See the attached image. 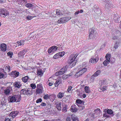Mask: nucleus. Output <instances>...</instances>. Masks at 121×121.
I'll use <instances>...</instances> for the list:
<instances>
[{
  "label": "nucleus",
  "mask_w": 121,
  "mask_h": 121,
  "mask_svg": "<svg viewBox=\"0 0 121 121\" xmlns=\"http://www.w3.org/2000/svg\"><path fill=\"white\" fill-rule=\"evenodd\" d=\"M42 101V99L41 98H40L37 99L36 101V103H37L39 102H41Z\"/></svg>",
  "instance_id": "obj_50"
},
{
  "label": "nucleus",
  "mask_w": 121,
  "mask_h": 121,
  "mask_svg": "<svg viewBox=\"0 0 121 121\" xmlns=\"http://www.w3.org/2000/svg\"><path fill=\"white\" fill-rule=\"evenodd\" d=\"M81 75V74L78 70V72H76L74 75V77L75 78H77Z\"/></svg>",
  "instance_id": "obj_31"
},
{
  "label": "nucleus",
  "mask_w": 121,
  "mask_h": 121,
  "mask_svg": "<svg viewBox=\"0 0 121 121\" xmlns=\"http://www.w3.org/2000/svg\"><path fill=\"white\" fill-rule=\"evenodd\" d=\"M9 100L11 102H14L16 101V100L15 99V95L13 96H10L9 98Z\"/></svg>",
  "instance_id": "obj_17"
},
{
  "label": "nucleus",
  "mask_w": 121,
  "mask_h": 121,
  "mask_svg": "<svg viewBox=\"0 0 121 121\" xmlns=\"http://www.w3.org/2000/svg\"><path fill=\"white\" fill-rule=\"evenodd\" d=\"M54 82L53 81H52L49 82L48 83V85L49 86H52Z\"/></svg>",
  "instance_id": "obj_57"
},
{
  "label": "nucleus",
  "mask_w": 121,
  "mask_h": 121,
  "mask_svg": "<svg viewBox=\"0 0 121 121\" xmlns=\"http://www.w3.org/2000/svg\"><path fill=\"white\" fill-rule=\"evenodd\" d=\"M37 74L38 76H41L43 74V73L42 72V70L40 69L38 70L37 72Z\"/></svg>",
  "instance_id": "obj_28"
},
{
  "label": "nucleus",
  "mask_w": 121,
  "mask_h": 121,
  "mask_svg": "<svg viewBox=\"0 0 121 121\" xmlns=\"http://www.w3.org/2000/svg\"><path fill=\"white\" fill-rule=\"evenodd\" d=\"M50 95L48 94L45 95L43 96V98L45 100H47L48 99H49Z\"/></svg>",
  "instance_id": "obj_36"
},
{
  "label": "nucleus",
  "mask_w": 121,
  "mask_h": 121,
  "mask_svg": "<svg viewBox=\"0 0 121 121\" xmlns=\"http://www.w3.org/2000/svg\"><path fill=\"white\" fill-rule=\"evenodd\" d=\"M59 54V56H60V57H62L65 54V52H64L63 51V52H58Z\"/></svg>",
  "instance_id": "obj_41"
},
{
  "label": "nucleus",
  "mask_w": 121,
  "mask_h": 121,
  "mask_svg": "<svg viewBox=\"0 0 121 121\" xmlns=\"http://www.w3.org/2000/svg\"><path fill=\"white\" fill-rule=\"evenodd\" d=\"M110 62V61L107 60H105L103 62L104 66H107Z\"/></svg>",
  "instance_id": "obj_34"
},
{
  "label": "nucleus",
  "mask_w": 121,
  "mask_h": 121,
  "mask_svg": "<svg viewBox=\"0 0 121 121\" xmlns=\"http://www.w3.org/2000/svg\"><path fill=\"white\" fill-rule=\"evenodd\" d=\"M61 82H62L61 80L60 79H58L54 83L55 86L56 87L58 86Z\"/></svg>",
  "instance_id": "obj_25"
},
{
  "label": "nucleus",
  "mask_w": 121,
  "mask_h": 121,
  "mask_svg": "<svg viewBox=\"0 0 121 121\" xmlns=\"http://www.w3.org/2000/svg\"><path fill=\"white\" fill-rule=\"evenodd\" d=\"M15 87H16L17 88H20L21 86V84H20L19 82H16L15 83L14 85Z\"/></svg>",
  "instance_id": "obj_30"
},
{
  "label": "nucleus",
  "mask_w": 121,
  "mask_h": 121,
  "mask_svg": "<svg viewBox=\"0 0 121 121\" xmlns=\"http://www.w3.org/2000/svg\"><path fill=\"white\" fill-rule=\"evenodd\" d=\"M118 37L117 36H114L112 37V39L113 40H116L118 39Z\"/></svg>",
  "instance_id": "obj_56"
},
{
  "label": "nucleus",
  "mask_w": 121,
  "mask_h": 121,
  "mask_svg": "<svg viewBox=\"0 0 121 121\" xmlns=\"http://www.w3.org/2000/svg\"><path fill=\"white\" fill-rule=\"evenodd\" d=\"M56 16L57 15L58 17H60L63 15L64 14L63 12L60 11V10L56 9Z\"/></svg>",
  "instance_id": "obj_11"
},
{
  "label": "nucleus",
  "mask_w": 121,
  "mask_h": 121,
  "mask_svg": "<svg viewBox=\"0 0 121 121\" xmlns=\"http://www.w3.org/2000/svg\"><path fill=\"white\" fill-rule=\"evenodd\" d=\"M72 86H69L67 91L69 93H70L71 92V91H72Z\"/></svg>",
  "instance_id": "obj_42"
},
{
  "label": "nucleus",
  "mask_w": 121,
  "mask_h": 121,
  "mask_svg": "<svg viewBox=\"0 0 121 121\" xmlns=\"http://www.w3.org/2000/svg\"><path fill=\"white\" fill-rule=\"evenodd\" d=\"M67 70V68L66 67H63L55 73V75L56 76L64 74Z\"/></svg>",
  "instance_id": "obj_4"
},
{
  "label": "nucleus",
  "mask_w": 121,
  "mask_h": 121,
  "mask_svg": "<svg viewBox=\"0 0 121 121\" xmlns=\"http://www.w3.org/2000/svg\"><path fill=\"white\" fill-rule=\"evenodd\" d=\"M105 81L104 80H103L101 82V84L100 85V91L101 92H104L106 90L107 88V86H104L103 85L104 84H105Z\"/></svg>",
  "instance_id": "obj_6"
},
{
  "label": "nucleus",
  "mask_w": 121,
  "mask_h": 121,
  "mask_svg": "<svg viewBox=\"0 0 121 121\" xmlns=\"http://www.w3.org/2000/svg\"><path fill=\"white\" fill-rule=\"evenodd\" d=\"M69 20L68 17H63L60 18L58 20L57 22L59 24L63 23L66 22Z\"/></svg>",
  "instance_id": "obj_5"
},
{
  "label": "nucleus",
  "mask_w": 121,
  "mask_h": 121,
  "mask_svg": "<svg viewBox=\"0 0 121 121\" xmlns=\"http://www.w3.org/2000/svg\"><path fill=\"white\" fill-rule=\"evenodd\" d=\"M77 109L76 108V106L75 105H72L71 107V112H75L77 111Z\"/></svg>",
  "instance_id": "obj_15"
},
{
  "label": "nucleus",
  "mask_w": 121,
  "mask_h": 121,
  "mask_svg": "<svg viewBox=\"0 0 121 121\" xmlns=\"http://www.w3.org/2000/svg\"><path fill=\"white\" fill-rule=\"evenodd\" d=\"M22 80L23 82L26 83L29 80V79L28 76H26L22 77Z\"/></svg>",
  "instance_id": "obj_21"
},
{
  "label": "nucleus",
  "mask_w": 121,
  "mask_h": 121,
  "mask_svg": "<svg viewBox=\"0 0 121 121\" xmlns=\"http://www.w3.org/2000/svg\"><path fill=\"white\" fill-rule=\"evenodd\" d=\"M7 76V74L6 73H5L4 74L2 73H0V78H5Z\"/></svg>",
  "instance_id": "obj_26"
},
{
  "label": "nucleus",
  "mask_w": 121,
  "mask_h": 121,
  "mask_svg": "<svg viewBox=\"0 0 121 121\" xmlns=\"http://www.w3.org/2000/svg\"><path fill=\"white\" fill-rule=\"evenodd\" d=\"M120 17H118V18H117V19H116L115 17V16H114V19L115 20L116 22H118L120 21Z\"/></svg>",
  "instance_id": "obj_52"
},
{
  "label": "nucleus",
  "mask_w": 121,
  "mask_h": 121,
  "mask_svg": "<svg viewBox=\"0 0 121 121\" xmlns=\"http://www.w3.org/2000/svg\"><path fill=\"white\" fill-rule=\"evenodd\" d=\"M9 15V13L7 10L4 8L0 9V15L5 17Z\"/></svg>",
  "instance_id": "obj_3"
},
{
  "label": "nucleus",
  "mask_w": 121,
  "mask_h": 121,
  "mask_svg": "<svg viewBox=\"0 0 121 121\" xmlns=\"http://www.w3.org/2000/svg\"><path fill=\"white\" fill-rule=\"evenodd\" d=\"M71 119L70 117H66V121H71Z\"/></svg>",
  "instance_id": "obj_58"
},
{
  "label": "nucleus",
  "mask_w": 121,
  "mask_h": 121,
  "mask_svg": "<svg viewBox=\"0 0 121 121\" xmlns=\"http://www.w3.org/2000/svg\"><path fill=\"white\" fill-rule=\"evenodd\" d=\"M78 54L79 53L78 52L71 54L68 60V63L72 67L74 66L77 62L76 57Z\"/></svg>",
  "instance_id": "obj_1"
},
{
  "label": "nucleus",
  "mask_w": 121,
  "mask_h": 121,
  "mask_svg": "<svg viewBox=\"0 0 121 121\" xmlns=\"http://www.w3.org/2000/svg\"><path fill=\"white\" fill-rule=\"evenodd\" d=\"M40 105L42 106H46V104L44 103H42Z\"/></svg>",
  "instance_id": "obj_60"
},
{
  "label": "nucleus",
  "mask_w": 121,
  "mask_h": 121,
  "mask_svg": "<svg viewBox=\"0 0 121 121\" xmlns=\"http://www.w3.org/2000/svg\"><path fill=\"white\" fill-rule=\"evenodd\" d=\"M42 86L40 84H37V87L36 89H42Z\"/></svg>",
  "instance_id": "obj_54"
},
{
  "label": "nucleus",
  "mask_w": 121,
  "mask_h": 121,
  "mask_svg": "<svg viewBox=\"0 0 121 121\" xmlns=\"http://www.w3.org/2000/svg\"><path fill=\"white\" fill-rule=\"evenodd\" d=\"M68 75H64L62 76V77L63 79H65L67 78L68 77Z\"/></svg>",
  "instance_id": "obj_59"
},
{
  "label": "nucleus",
  "mask_w": 121,
  "mask_h": 121,
  "mask_svg": "<svg viewBox=\"0 0 121 121\" xmlns=\"http://www.w3.org/2000/svg\"><path fill=\"white\" fill-rule=\"evenodd\" d=\"M60 57L58 53L55 55L53 57V58L54 59H58Z\"/></svg>",
  "instance_id": "obj_38"
},
{
  "label": "nucleus",
  "mask_w": 121,
  "mask_h": 121,
  "mask_svg": "<svg viewBox=\"0 0 121 121\" xmlns=\"http://www.w3.org/2000/svg\"><path fill=\"white\" fill-rule=\"evenodd\" d=\"M78 117L75 116H73L72 117V119L73 121H75L78 120Z\"/></svg>",
  "instance_id": "obj_46"
},
{
  "label": "nucleus",
  "mask_w": 121,
  "mask_h": 121,
  "mask_svg": "<svg viewBox=\"0 0 121 121\" xmlns=\"http://www.w3.org/2000/svg\"><path fill=\"white\" fill-rule=\"evenodd\" d=\"M42 89H36V94H41L42 93Z\"/></svg>",
  "instance_id": "obj_27"
},
{
  "label": "nucleus",
  "mask_w": 121,
  "mask_h": 121,
  "mask_svg": "<svg viewBox=\"0 0 121 121\" xmlns=\"http://www.w3.org/2000/svg\"><path fill=\"white\" fill-rule=\"evenodd\" d=\"M25 6L28 8H31L32 7L33 5L31 3H27L26 4Z\"/></svg>",
  "instance_id": "obj_44"
},
{
  "label": "nucleus",
  "mask_w": 121,
  "mask_h": 121,
  "mask_svg": "<svg viewBox=\"0 0 121 121\" xmlns=\"http://www.w3.org/2000/svg\"><path fill=\"white\" fill-rule=\"evenodd\" d=\"M80 13V11H78L74 13L75 15H76L79 13Z\"/></svg>",
  "instance_id": "obj_61"
},
{
  "label": "nucleus",
  "mask_w": 121,
  "mask_h": 121,
  "mask_svg": "<svg viewBox=\"0 0 121 121\" xmlns=\"http://www.w3.org/2000/svg\"><path fill=\"white\" fill-rule=\"evenodd\" d=\"M98 58H92L90 59L89 61L92 63H95L98 61Z\"/></svg>",
  "instance_id": "obj_16"
},
{
  "label": "nucleus",
  "mask_w": 121,
  "mask_h": 121,
  "mask_svg": "<svg viewBox=\"0 0 121 121\" xmlns=\"http://www.w3.org/2000/svg\"><path fill=\"white\" fill-rule=\"evenodd\" d=\"M79 11L80 13H82L83 12V10L82 9H81Z\"/></svg>",
  "instance_id": "obj_63"
},
{
  "label": "nucleus",
  "mask_w": 121,
  "mask_h": 121,
  "mask_svg": "<svg viewBox=\"0 0 121 121\" xmlns=\"http://www.w3.org/2000/svg\"><path fill=\"white\" fill-rule=\"evenodd\" d=\"M56 107L58 110H60L61 109V104L60 102H57L55 103Z\"/></svg>",
  "instance_id": "obj_14"
},
{
  "label": "nucleus",
  "mask_w": 121,
  "mask_h": 121,
  "mask_svg": "<svg viewBox=\"0 0 121 121\" xmlns=\"http://www.w3.org/2000/svg\"><path fill=\"white\" fill-rule=\"evenodd\" d=\"M27 0H17V1L19 3L22 5H24V4L26 3L27 2Z\"/></svg>",
  "instance_id": "obj_22"
},
{
  "label": "nucleus",
  "mask_w": 121,
  "mask_h": 121,
  "mask_svg": "<svg viewBox=\"0 0 121 121\" xmlns=\"http://www.w3.org/2000/svg\"><path fill=\"white\" fill-rule=\"evenodd\" d=\"M94 112H98V113H100L101 112V110L99 108H97L95 109L94 111Z\"/></svg>",
  "instance_id": "obj_49"
},
{
  "label": "nucleus",
  "mask_w": 121,
  "mask_h": 121,
  "mask_svg": "<svg viewBox=\"0 0 121 121\" xmlns=\"http://www.w3.org/2000/svg\"><path fill=\"white\" fill-rule=\"evenodd\" d=\"M76 102L78 104H81L82 103V100L80 99H77L76 100Z\"/></svg>",
  "instance_id": "obj_47"
},
{
  "label": "nucleus",
  "mask_w": 121,
  "mask_h": 121,
  "mask_svg": "<svg viewBox=\"0 0 121 121\" xmlns=\"http://www.w3.org/2000/svg\"><path fill=\"white\" fill-rule=\"evenodd\" d=\"M107 113L111 115L113 114V111L111 109H108L107 111Z\"/></svg>",
  "instance_id": "obj_35"
},
{
  "label": "nucleus",
  "mask_w": 121,
  "mask_h": 121,
  "mask_svg": "<svg viewBox=\"0 0 121 121\" xmlns=\"http://www.w3.org/2000/svg\"><path fill=\"white\" fill-rule=\"evenodd\" d=\"M26 50L25 49H24L22 51L20 52L18 54V56L19 57H22L26 53Z\"/></svg>",
  "instance_id": "obj_9"
},
{
  "label": "nucleus",
  "mask_w": 121,
  "mask_h": 121,
  "mask_svg": "<svg viewBox=\"0 0 121 121\" xmlns=\"http://www.w3.org/2000/svg\"><path fill=\"white\" fill-rule=\"evenodd\" d=\"M0 48L2 51L5 52L7 49V45L4 43L1 44L0 45Z\"/></svg>",
  "instance_id": "obj_12"
},
{
  "label": "nucleus",
  "mask_w": 121,
  "mask_h": 121,
  "mask_svg": "<svg viewBox=\"0 0 121 121\" xmlns=\"http://www.w3.org/2000/svg\"><path fill=\"white\" fill-rule=\"evenodd\" d=\"M82 96L83 98H85L86 97V95L85 94H83Z\"/></svg>",
  "instance_id": "obj_62"
},
{
  "label": "nucleus",
  "mask_w": 121,
  "mask_h": 121,
  "mask_svg": "<svg viewBox=\"0 0 121 121\" xmlns=\"http://www.w3.org/2000/svg\"><path fill=\"white\" fill-rule=\"evenodd\" d=\"M4 91L5 94L6 95L9 94L10 92V90L9 89H6Z\"/></svg>",
  "instance_id": "obj_45"
},
{
  "label": "nucleus",
  "mask_w": 121,
  "mask_h": 121,
  "mask_svg": "<svg viewBox=\"0 0 121 121\" xmlns=\"http://www.w3.org/2000/svg\"><path fill=\"white\" fill-rule=\"evenodd\" d=\"M94 30L93 28H92L90 30L89 34V37L90 39H92L94 38Z\"/></svg>",
  "instance_id": "obj_7"
},
{
  "label": "nucleus",
  "mask_w": 121,
  "mask_h": 121,
  "mask_svg": "<svg viewBox=\"0 0 121 121\" xmlns=\"http://www.w3.org/2000/svg\"><path fill=\"white\" fill-rule=\"evenodd\" d=\"M7 55L8 56H9L10 58L12 57L13 54V53L12 52H9L7 53Z\"/></svg>",
  "instance_id": "obj_40"
},
{
  "label": "nucleus",
  "mask_w": 121,
  "mask_h": 121,
  "mask_svg": "<svg viewBox=\"0 0 121 121\" xmlns=\"http://www.w3.org/2000/svg\"><path fill=\"white\" fill-rule=\"evenodd\" d=\"M53 53L54 52L56 51L58 49V48L56 46H53L51 47Z\"/></svg>",
  "instance_id": "obj_29"
},
{
  "label": "nucleus",
  "mask_w": 121,
  "mask_h": 121,
  "mask_svg": "<svg viewBox=\"0 0 121 121\" xmlns=\"http://www.w3.org/2000/svg\"><path fill=\"white\" fill-rule=\"evenodd\" d=\"M105 57L106 59V60L110 61V59L111 56L109 54H107L105 56Z\"/></svg>",
  "instance_id": "obj_39"
},
{
  "label": "nucleus",
  "mask_w": 121,
  "mask_h": 121,
  "mask_svg": "<svg viewBox=\"0 0 121 121\" xmlns=\"http://www.w3.org/2000/svg\"><path fill=\"white\" fill-rule=\"evenodd\" d=\"M84 121H89V119L87 118L86 119V120H85Z\"/></svg>",
  "instance_id": "obj_64"
},
{
  "label": "nucleus",
  "mask_w": 121,
  "mask_h": 121,
  "mask_svg": "<svg viewBox=\"0 0 121 121\" xmlns=\"http://www.w3.org/2000/svg\"><path fill=\"white\" fill-rule=\"evenodd\" d=\"M18 113L17 111L12 112L9 115L13 118H14L18 114Z\"/></svg>",
  "instance_id": "obj_13"
},
{
  "label": "nucleus",
  "mask_w": 121,
  "mask_h": 121,
  "mask_svg": "<svg viewBox=\"0 0 121 121\" xmlns=\"http://www.w3.org/2000/svg\"><path fill=\"white\" fill-rule=\"evenodd\" d=\"M52 48H51V47L48 50V52L49 53H53V52L52 51Z\"/></svg>",
  "instance_id": "obj_51"
},
{
  "label": "nucleus",
  "mask_w": 121,
  "mask_h": 121,
  "mask_svg": "<svg viewBox=\"0 0 121 121\" xmlns=\"http://www.w3.org/2000/svg\"><path fill=\"white\" fill-rule=\"evenodd\" d=\"M15 99L16 100V101L17 102H19L20 100L21 97L20 96L17 95H15Z\"/></svg>",
  "instance_id": "obj_24"
},
{
  "label": "nucleus",
  "mask_w": 121,
  "mask_h": 121,
  "mask_svg": "<svg viewBox=\"0 0 121 121\" xmlns=\"http://www.w3.org/2000/svg\"><path fill=\"white\" fill-rule=\"evenodd\" d=\"M64 96V93L60 92L57 95V97L59 99L62 98Z\"/></svg>",
  "instance_id": "obj_23"
},
{
  "label": "nucleus",
  "mask_w": 121,
  "mask_h": 121,
  "mask_svg": "<svg viewBox=\"0 0 121 121\" xmlns=\"http://www.w3.org/2000/svg\"><path fill=\"white\" fill-rule=\"evenodd\" d=\"M85 91L86 93H88L90 92V89L89 87L86 86L84 88Z\"/></svg>",
  "instance_id": "obj_33"
},
{
  "label": "nucleus",
  "mask_w": 121,
  "mask_h": 121,
  "mask_svg": "<svg viewBox=\"0 0 121 121\" xmlns=\"http://www.w3.org/2000/svg\"><path fill=\"white\" fill-rule=\"evenodd\" d=\"M30 86L33 89H35L36 87V85L34 83H32L31 84H30Z\"/></svg>",
  "instance_id": "obj_43"
},
{
  "label": "nucleus",
  "mask_w": 121,
  "mask_h": 121,
  "mask_svg": "<svg viewBox=\"0 0 121 121\" xmlns=\"http://www.w3.org/2000/svg\"><path fill=\"white\" fill-rule=\"evenodd\" d=\"M10 66L9 65H7L5 67H4V71L5 72L9 73L10 72Z\"/></svg>",
  "instance_id": "obj_20"
},
{
  "label": "nucleus",
  "mask_w": 121,
  "mask_h": 121,
  "mask_svg": "<svg viewBox=\"0 0 121 121\" xmlns=\"http://www.w3.org/2000/svg\"><path fill=\"white\" fill-rule=\"evenodd\" d=\"M103 117H106V118H107L109 117L110 116L109 115H107L106 114H103Z\"/></svg>",
  "instance_id": "obj_55"
},
{
  "label": "nucleus",
  "mask_w": 121,
  "mask_h": 121,
  "mask_svg": "<svg viewBox=\"0 0 121 121\" xmlns=\"http://www.w3.org/2000/svg\"><path fill=\"white\" fill-rule=\"evenodd\" d=\"M4 121H11V119L8 117H6Z\"/></svg>",
  "instance_id": "obj_53"
},
{
  "label": "nucleus",
  "mask_w": 121,
  "mask_h": 121,
  "mask_svg": "<svg viewBox=\"0 0 121 121\" xmlns=\"http://www.w3.org/2000/svg\"><path fill=\"white\" fill-rule=\"evenodd\" d=\"M101 73V71L100 70H98L95 72L94 74L91 76V78L93 79L95 77L98 76Z\"/></svg>",
  "instance_id": "obj_10"
},
{
  "label": "nucleus",
  "mask_w": 121,
  "mask_h": 121,
  "mask_svg": "<svg viewBox=\"0 0 121 121\" xmlns=\"http://www.w3.org/2000/svg\"><path fill=\"white\" fill-rule=\"evenodd\" d=\"M17 43L20 46L23 45L24 44V41L23 40H20L17 42Z\"/></svg>",
  "instance_id": "obj_32"
},
{
  "label": "nucleus",
  "mask_w": 121,
  "mask_h": 121,
  "mask_svg": "<svg viewBox=\"0 0 121 121\" xmlns=\"http://www.w3.org/2000/svg\"><path fill=\"white\" fill-rule=\"evenodd\" d=\"M19 73V72L17 71H13L11 72V76L12 77L16 78L18 76Z\"/></svg>",
  "instance_id": "obj_8"
},
{
  "label": "nucleus",
  "mask_w": 121,
  "mask_h": 121,
  "mask_svg": "<svg viewBox=\"0 0 121 121\" xmlns=\"http://www.w3.org/2000/svg\"><path fill=\"white\" fill-rule=\"evenodd\" d=\"M68 108L67 105L64 104L62 106V111L64 112H66L67 111V110Z\"/></svg>",
  "instance_id": "obj_19"
},
{
  "label": "nucleus",
  "mask_w": 121,
  "mask_h": 121,
  "mask_svg": "<svg viewBox=\"0 0 121 121\" xmlns=\"http://www.w3.org/2000/svg\"><path fill=\"white\" fill-rule=\"evenodd\" d=\"M119 44V43H117V42H116L114 44V48L116 49L118 48V45Z\"/></svg>",
  "instance_id": "obj_48"
},
{
  "label": "nucleus",
  "mask_w": 121,
  "mask_h": 121,
  "mask_svg": "<svg viewBox=\"0 0 121 121\" xmlns=\"http://www.w3.org/2000/svg\"><path fill=\"white\" fill-rule=\"evenodd\" d=\"M31 90L29 88H26L22 89L20 91V93L24 95H27L29 96L31 95L32 92Z\"/></svg>",
  "instance_id": "obj_2"
},
{
  "label": "nucleus",
  "mask_w": 121,
  "mask_h": 121,
  "mask_svg": "<svg viewBox=\"0 0 121 121\" xmlns=\"http://www.w3.org/2000/svg\"><path fill=\"white\" fill-rule=\"evenodd\" d=\"M35 16H28L26 17V19L28 20H30L32 19L33 18L35 17Z\"/></svg>",
  "instance_id": "obj_37"
},
{
  "label": "nucleus",
  "mask_w": 121,
  "mask_h": 121,
  "mask_svg": "<svg viewBox=\"0 0 121 121\" xmlns=\"http://www.w3.org/2000/svg\"><path fill=\"white\" fill-rule=\"evenodd\" d=\"M87 70L86 68H84L82 69H79L78 71L82 75L84 73L87 71Z\"/></svg>",
  "instance_id": "obj_18"
}]
</instances>
